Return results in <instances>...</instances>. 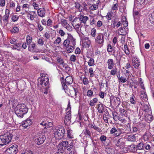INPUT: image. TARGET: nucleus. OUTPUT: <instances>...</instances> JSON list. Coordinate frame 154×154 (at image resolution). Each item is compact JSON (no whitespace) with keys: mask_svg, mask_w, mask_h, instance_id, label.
<instances>
[{"mask_svg":"<svg viewBox=\"0 0 154 154\" xmlns=\"http://www.w3.org/2000/svg\"><path fill=\"white\" fill-rule=\"evenodd\" d=\"M108 68L109 69H112L113 67L114 64L112 59H109L107 62Z\"/></svg>","mask_w":154,"mask_h":154,"instance_id":"24","label":"nucleus"},{"mask_svg":"<svg viewBox=\"0 0 154 154\" xmlns=\"http://www.w3.org/2000/svg\"><path fill=\"white\" fill-rule=\"evenodd\" d=\"M18 146L17 145L14 144L13 145L6 150V154H16L18 152Z\"/></svg>","mask_w":154,"mask_h":154,"instance_id":"8","label":"nucleus"},{"mask_svg":"<svg viewBox=\"0 0 154 154\" xmlns=\"http://www.w3.org/2000/svg\"><path fill=\"white\" fill-rule=\"evenodd\" d=\"M10 10L6 9L5 10V14L3 16V21L5 22H7L8 21V18L9 14H10Z\"/></svg>","mask_w":154,"mask_h":154,"instance_id":"23","label":"nucleus"},{"mask_svg":"<svg viewBox=\"0 0 154 154\" xmlns=\"http://www.w3.org/2000/svg\"><path fill=\"white\" fill-rule=\"evenodd\" d=\"M84 43L85 44L84 45H85L87 48H89L91 44V41L89 40L86 42L85 41Z\"/></svg>","mask_w":154,"mask_h":154,"instance_id":"59","label":"nucleus"},{"mask_svg":"<svg viewBox=\"0 0 154 154\" xmlns=\"http://www.w3.org/2000/svg\"><path fill=\"white\" fill-rule=\"evenodd\" d=\"M63 23L64 24V26L66 28L68 29L70 27L69 25L67 23L66 20H63L62 21Z\"/></svg>","mask_w":154,"mask_h":154,"instance_id":"50","label":"nucleus"},{"mask_svg":"<svg viewBox=\"0 0 154 154\" xmlns=\"http://www.w3.org/2000/svg\"><path fill=\"white\" fill-rule=\"evenodd\" d=\"M38 87L41 89H42V87H46L48 88L49 85V79L48 77L46 76L42 77L38 79Z\"/></svg>","mask_w":154,"mask_h":154,"instance_id":"4","label":"nucleus"},{"mask_svg":"<svg viewBox=\"0 0 154 154\" xmlns=\"http://www.w3.org/2000/svg\"><path fill=\"white\" fill-rule=\"evenodd\" d=\"M15 132H8L3 134L0 135V147L5 145L11 142L13 138L14 137Z\"/></svg>","mask_w":154,"mask_h":154,"instance_id":"1","label":"nucleus"},{"mask_svg":"<svg viewBox=\"0 0 154 154\" xmlns=\"http://www.w3.org/2000/svg\"><path fill=\"white\" fill-rule=\"evenodd\" d=\"M94 64V60L93 58H90L88 62V65L90 66H93Z\"/></svg>","mask_w":154,"mask_h":154,"instance_id":"58","label":"nucleus"},{"mask_svg":"<svg viewBox=\"0 0 154 154\" xmlns=\"http://www.w3.org/2000/svg\"><path fill=\"white\" fill-rule=\"evenodd\" d=\"M98 5L97 4L93 3V4L89 8L90 10L94 11L97 9L98 8Z\"/></svg>","mask_w":154,"mask_h":154,"instance_id":"37","label":"nucleus"},{"mask_svg":"<svg viewBox=\"0 0 154 154\" xmlns=\"http://www.w3.org/2000/svg\"><path fill=\"white\" fill-rule=\"evenodd\" d=\"M57 62L60 63V64L62 65L63 66L64 65L65 63H64V60L63 59L58 57L57 58Z\"/></svg>","mask_w":154,"mask_h":154,"instance_id":"47","label":"nucleus"},{"mask_svg":"<svg viewBox=\"0 0 154 154\" xmlns=\"http://www.w3.org/2000/svg\"><path fill=\"white\" fill-rule=\"evenodd\" d=\"M35 45L33 43L31 44L28 46V50L29 51H32L35 49Z\"/></svg>","mask_w":154,"mask_h":154,"instance_id":"39","label":"nucleus"},{"mask_svg":"<svg viewBox=\"0 0 154 154\" xmlns=\"http://www.w3.org/2000/svg\"><path fill=\"white\" fill-rule=\"evenodd\" d=\"M68 144V142L67 141H63L60 143H59L58 145V147H62L60 149H62L63 147H65Z\"/></svg>","mask_w":154,"mask_h":154,"instance_id":"31","label":"nucleus"},{"mask_svg":"<svg viewBox=\"0 0 154 154\" xmlns=\"http://www.w3.org/2000/svg\"><path fill=\"white\" fill-rule=\"evenodd\" d=\"M130 149L133 152L136 151L137 149V146L134 145H131L130 146Z\"/></svg>","mask_w":154,"mask_h":154,"instance_id":"43","label":"nucleus"},{"mask_svg":"<svg viewBox=\"0 0 154 154\" xmlns=\"http://www.w3.org/2000/svg\"><path fill=\"white\" fill-rule=\"evenodd\" d=\"M44 125H45V127H44V129L46 128L49 127H51L52 125V124L51 122L47 121V120L46 121V122H45Z\"/></svg>","mask_w":154,"mask_h":154,"instance_id":"40","label":"nucleus"},{"mask_svg":"<svg viewBox=\"0 0 154 154\" xmlns=\"http://www.w3.org/2000/svg\"><path fill=\"white\" fill-rule=\"evenodd\" d=\"M113 14V13L112 12H109L107 13L106 17L108 20H110L111 19L112 16Z\"/></svg>","mask_w":154,"mask_h":154,"instance_id":"60","label":"nucleus"},{"mask_svg":"<svg viewBox=\"0 0 154 154\" xmlns=\"http://www.w3.org/2000/svg\"><path fill=\"white\" fill-rule=\"evenodd\" d=\"M32 5L34 7L35 9L36 10H38L39 9V5L37 3H36L35 2H34V1H33V2L32 3Z\"/></svg>","mask_w":154,"mask_h":154,"instance_id":"52","label":"nucleus"},{"mask_svg":"<svg viewBox=\"0 0 154 154\" xmlns=\"http://www.w3.org/2000/svg\"><path fill=\"white\" fill-rule=\"evenodd\" d=\"M151 136V135L150 133L149 132H146L143 136V139L144 141H147L149 140V139Z\"/></svg>","mask_w":154,"mask_h":154,"instance_id":"30","label":"nucleus"},{"mask_svg":"<svg viewBox=\"0 0 154 154\" xmlns=\"http://www.w3.org/2000/svg\"><path fill=\"white\" fill-rule=\"evenodd\" d=\"M19 17L18 16L13 14L11 16V20L13 22L17 21L19 19Z\"/></svg>","mask_w":154,"mask_h":154,"instance_id":"41","label":"nucleus"},{"mask_svg":"<svg viewBox=\"0 0 154 154\" xmlns=\"http://www.w3.org/2000/svg\"><path fill=\"white\" fill-rule=\"evenodd\" d=\"M107 137L105 135H102L100 137V140L102 143H104L106 141Z\"/></svg>","mask_w":154,"mask_h":154,"instance_id":"44","label":"nucleus"},{"mask_svg":"<svg viewBox=\"0 0 154 154\" xmlns=\"http://www.w3.org/2000/svg\"><path fill=\"white\" fill-rule=\"evenodd\" d=\"M76 19H78V20L80 21L81 23H82L85 24L86 21L89 19V18L84 15L80 14L79 16V17L75 18Z\"/></svg>","mask_w":154,"mask_h":154,"instance_id":"15","label":"nucleus"},{"mask_svg":"<svg viewBox=\"0 0 154 154\" xmlns=\"http://www.w3.org/2000/svg\"><path fill=\"white\" fill-rule=\"evenodd\" d=\"M69 60L72 62H75L77 61V58L74 55H72L70 57Z\"/></svg>","mask_w":154,"mask_h":154,"instance_id":"42","label":"nucleus"},{"mask_svg":"<svg viewBox=\"0 0 154 154\" xmlns=\"http://www.w3.org/2000/svg\"><path fill=\"white\" fill-rule=\"evenodd\" d=\"M127 33L126 29L124 27H121L118 30V34L119 35H124Z\"/></svg>","mask_w":154,"mask_h":154,"instance_id":"21","label":"nucleus"},{"mask_svg":"<svg viewBox=\"0 0 154 154\" xmlns=\"http://www.w3.org/2000/svg\"><path fill=\"white\" fill-rule=\"evenodd\" d=\"M71 111L69 110L66 113L65 116V119L64 121V123L65 125H67L70 124L71 122Z\"/></svg>","mask_w":154,"mask_h":154,"instance_id":"13","label":"nucleus"},{"mask_svg":"<svg viewBox=\"0 0 154 154\" xmlns=\"http://www.w3.org/2000/svg\"><path fill=\"white\" fill-rule=\"evenodd\" d=\"M37 14L38 16L41 17H44L45 14V10L44 8H39L37 10Z\"/></svg>","mask_w":154,"mask_h":154,"instance_id":"20","label":"nucleus"},{"mask_svg":"<svg viewBox=\"0 0 154 154\" xmlns=\"http://www.w3.org/2000/svg\"><path fill=\"white\" fill-rule=\"evenodd\" d=\"M124 51L126 55H128L130 54V51L127 45H125L124 46Z\"/></svg>","mask_w":154,"mask_h":154,"instance_id":"45","label":"nucleus"},{"mask_svg":"<svg viewBox=\"0 0 154 154\" xmlns=\"http://www.w3.org/2000/svg\"><path fill=\"white\" fill-rule=\"evenodd\" d=\"M144 144L143 143L140 142L138 144L137 146V149L141 150L143 149L144 148Z\"/></svg>","mask_w":154,"mask_h":154,"instance_id":"38","label":"nucleus"},{"mask_svg":"<svg viewBox=\"0 0 154 154\" xmlns=\"http://www.w3.org/2000/svg\"><path fill=\"white\" fill-rule=\"evenodd\" d=\"M63 149H59L55 154H66L65 152H63Z\"/></svg>","mask_w":154,"mask_h":154,"instance_id":"63","label":"nucleus"},{"mask_svg":"<svg viewBox=\"0 0 154 154\" xmlns=\"http://www.w3.org/2000/svg\"><path fill=\"white\" fill-rule=\"evenodd\" d=\"M75 8L79 9V11H82V9H81V5L79 3L76 2H75Z\"/></svg>","mask_w":154,"mask_h":154,"instance_id":"54","label":"nucleus"},{"mask_svg":"<svg viewBox=\"0 0 154 154\" xmlns=\"http://www.w3.org/2000/svg\"><path fill=\"white\" fill-rule=\"evenodd\" d=\"M45 139L46 137L45 135H40L35 138V141L37 145H39L43 144Z\"/></svg>","mask_w":154,"mask_h":154,"instance_id":"10","label":"nucleus"},{"mask_svg":"<svg viewBox=\"0 0 154 154\" xmlns=\"http://www.w3.org/2000/svg\"><path fill=\"white\" fill-rule=\"evenodd\" d=\"M65 132V129L62 126H60L57 128L54 131L55 136L59 139H62L64 136Z\"/></svg>","mask_w":154,"mask_h":154,"instance_id":"5","label":"nucleus"},{"mask_svg":"<svg viewBox=\"0 0 154 154\" xmlns=\"http://www.w3.org/2000/svg\"><path fill=\"white\" fill-rule=\"evenodd\" d=\"M73 143L72 142H71L68 145H67L66 147L67 149L68 150H70L72 149L73 145Z\"/></svg>","mask_w":154,"mask_h":154,"instance_id":"55","label":"nucleus"},{"mask_svg":"<svg viewBox=\"0 0 154 154\" xmlns=\"http://www.w3.org/2000/svg\"><path fill=\"white\" fill-rule=\"evenodd\" d=\"M28 110V108L24 103H19L15 108V113L19 118H22Z\"/></svg>","mask_w":154,"mask_h":154,"instance_id":"2","label":"nucleus"},{"mask_svg":"<svg viewBox=\"0 0 154 154\" xmlns=\"http://www.w3.org/2000/svg\"><path fill=\"white\" fill-rule=\"evenodd\" d=\"M96 29L94 28H93L92 29L91 31V35L93 37H96Z\"/></svg>","mask_w":154,"mask_h":154,"instance_id":"56","label":"nucleus"},{"mask_svg":"<svg viewBox=\"0 0 154 154\" xmlns=\"http://www.w3.org/2000/svg\"><path fill=\"white\" fill-rule=\"evenodd\" d=\"M132 62L134 67L136 69L138 68L140 62L138 58L137 57H134L132 59Z\"/></svg>","mask_w":154,"mask_h":154,"instance_id":"14","label":"nucleus"},{"mask_svg":"<svg viewBox=\"0 0 154 154\" xmlns=\"http://www.w3.org/2000/svg\"><path fill=\"white\" fill-rule=\"evenodd\" d=\"M10 31L12 33H18L19 32V29L18 27L14 26L13 27V29Z\"/></svg>","mask_w":154,"mask_h":154,"instance_id":"36","label":"nucleus"},{"mask_svg":"<svg viewBox=\"0 0 154 154\" xmlns=\"http://www.w3.org/2000/svg\"><path fill=\"white\" fill-rule=\"evenodd\" d=\"M97 106L99 112L100 113H103L104 109L103 104L102 103H99L97 105Z\"/></svg>","mask_w":154,"mask_h":154,"instance_id":"29","label":"nucleus"},{"mask_svg":"<svg viewBox=\"0 0 154 154\" xmlns=\"http://www.w3.org/2000/svg\"><path fill=\"white\" fill-rule=\"evenodd\" d=\"M136 98L135 96L133 95L130 98V101L131 103L134 104L136 103L135 100Z\"/></svg>","mask_w":154,"mask_h":154,"instance_id":"49","label":"nucleus"},{"mask_svg":"<svg viewBox=\"0 0 154 154\" xmlns=\"http://www.w3.org/2000/svg\"><path fill=\"white\" fill-rule=\"evenodd\" d=\"M61 82L63 89L66 93L68 91V88L67 85H70L73 82V79L71 76H69L66 77L65 80L63 77H62L61 79Z\"/></svg>","mask_w":154,"mask_h":154,"instance_id":"3","label":"nucleus"},{"mask_svg":"<svg viewBox=\"0 0 154 154\" xmlns=\"http://www.w3.org/2000/svg\"><path fill=\"white\" fill-rule=\"evenodd\" d=\"M75 45L73 46L72 45H67L66 47V50L67 52L69 53L72 52L74 50Z\"/></svg>","mask_w":154,"mask_h":154,"instance_id":"25","label":"nucleus"},{"mask_svg":"<svg viewBox=\"0 0 154 154\" xmlns=\"http://www.w3.org/2000/svg\"><path fill=\"white\" fill-rule=\"evenodd\" d=\"M110 103L111 104L113 103L114 105L118 106L121 103L120 99L118 97L111 96Z\"/></svg>","mask_w":154,"mask_h":154,"instance_id":"11","label":"nucleus"},{"mask_svg":"<svg viewBox=\"0 0 154 154\" xmlns=\"http://www.w3.org/2000/svg\"><path fill=\"white\" fill-rule=\"evenodd\" d=\"M153 147V145L150 146L148 144H144V147L146 150L150 151L151 152V148Z\"/></svg>","mask_w":154,"mask_h":154,"instance_id":"48","label":"nucleus"},{"mask_svg":"<svg viewBox=\"0 0 154 154\" xmlns=\"http://www.w3.org/2000/svg\"><path fill=\"white\" fill-rule=\"evenodd\" d=\"M140 98L141 100L143 101H145L148 100L146 92L143 91L141 92Z\"/></svg>","mask_w":154,"mask_h":154,"instance_id":"28","label":"nucleus"},{"mask_svg":"<svg viewBox=\"0 0 154 154\" xmlns=\"http://www.w3.org/2000/svg\"><path fill=\"white\" fill-rule=\"evenodd\" d=\"M119 80L122 83H125L127 81V79L126 78L122 77L121 76L120 79H119Z\"/></svg>","mask_w":154,"mask_h":154,"instance_id":"64","label":"nucleus"},{"mask_svg":"<svg viewBox=\"0 0 154 154\" xmlns=\"http://www.w3.org/2000/svg\"><path fill=\"white\" fill-rule=\"evenodd\" d=\"M113 55L116 58L117 60H118L119 59H120L121 58L120 53L119 52V54H118V52H117V54H115L114 53Z\"/></svg>","mask_w":154,"mask_h":154,"instance_id":"61","label":"nucleus"},{"mask_svg":"<svg viewBox=\"0 0 154 154\" xmlns=\"http://www.w3.org/2000/svg\"><path fill=\"white\" fill-rule=\"evenodd\" d=\"M72 131L70 129H68L67 131V137L70 139L73 138V135L72 134Z\"/></svg>","mask_w":154,"mask_h":154,"instance_id":"34","label":"nucleus"},{"mask_svg":"<svg viewBox=\"0 0 154 154\" xmlns=\"http://www.w3.org/2000/svg\"><path fill=\"white\" fill-rule=\"evenodd\" d=\"M14 45H12L11 47L12 49L13 50H16L17 48L20 47L21 45L20 43H17V42Z\"/></svg>","mask_w":154,"mask_h":154,"instance_id":"33","label":"nucleus"},{"mask_svg":"<svg viewBox=\"0 0 154 154\" xmlns=\"http://www.w3.org/2000/svg\"><path fill=\"white\" fill-rule=\"evenodd\" d=\"M75 39L73 38V36L70 34H68L67 39L65 40L63 43L64 46H66L67 45H75Z\"/></svg>","mask_w":154,"mask_h":154,"instance_id":"6","label":"nucleus"},{"mask_svg":"<svg viewBox=\"0 0 154 154\" xmlns=\"http://www.w3.org/2000/svg\"><path fill=\"white\" fill-rule=\"evenodd\" d=\"M98 101V100L97 98H94L90 101L89 104L91 106H93L95 103H97Z\"/></svg>","mask_w":154,"mask_h":154,"instance_id":"32","label":"nucleus"},{"mask_svg":"<svg viewBox=\"0 0 154 154\" xmlns=\"http://www.w3.org/2000/svg\"><path fill=\"white\" fill-rule=\"evenodd\" d=\"M89 72L90 73V77H92L94 75V74L93 71V68L91 67L89 69Z\"/></svg>","mask_w":154,"mask_h":154,"instance_id":"51","label":"nucleus"},{"mask_svg":"<svg viewBox=\"0 0 154 154\" xmlns=\"http://www.w3.org/2000/svg\"><path fill=\"white\" fill-rule=\"evenodd\" d=\"M126 139L129 141L134 142L136 140L135 136L134 135H130L125 136Z\"/></svg>","mask_w":154,"mask_h":154,"instance_id":"26","label":"nucleus"},{"mask_svg":"<svg viewBox=\"0 0 154 154\" xmlns=\"http://www.w3.org/2000/svg\"><path fill=\"white\" fill-rule=\"evenodd\" d=\"M117 68H115L110 71V74L114 75L117 73Z\"/></svg>","mask_w":154,"mask_h":154,"instance_id":"53","label":"nucleus"},{"mask_svg":"<svg viewBox=\"0 0 154 154\" xmlns=\"http://www.w3.org/2000/svg\"><path fill=\"white\" fill-rule=\"evenodd\" d=\"M130 131L131 132H137L138 130V128L135 126H133L131 128L130 127Z\"/></svg>","mask_w":154,"mask_h":154,"instance_id":"57","label":"nucleus"},{"mask_svg":"<svg viewBox=\"0 0 154 154\" xmlns=\"http://www.w3.org/2000/svg\"><path fill=\"white\" fill-rule=\"evenodd\" d=\"M37 42L39 45L41 46L43 45L44 44L43 40L41 38H39L38 39Z\"/></svg>","mask_w":154,"mask_h":154,"instance_id":"62","label":"nucleus"},{"mask_svg":"<svg viewBox=\"0 0 154 154\" xmlns=\"http://www.w3.org/2000/svg\"><path fill=\"white\" fill-rule=\"evenodd\" d=\"M140 105L141 106L142 110L145 111L146 112H150V106L149 103L148 104H145L143 102H140Z\"/></svg>","mask_w":154,"mask_h":154,"instance_id":"18","label":"nucleus"},{"mask_svg":"<svg viewBox=\"0 0 154 154\" xmlns=\"http://www.w3.org/2000/svg\"><path fill=\"white\" fill-rule=\"evenodd\" d=\"M72 90H70L68 88V91L66 93H67L69 91L70 93L69 95L71 97H73L74 96H76L79 90L77 88H75L73 87H72Z\"/></svg>","mask_w":154,"mask_h":154,"instance_id":"16","label":"nucleus"},{"mask_svg":"<svg viewBox=\"0 0 154 154\" xmlns=\"http://www.w3.org/2000/svg\"><path fill=\"white\" fill-rule=\"evenodd\" d=\"M78 19H76L75 18L72 22V25L74 27H75V28L76 29H79L81 24L80 22L79 23H77V22H79L78 20Z\"/></svg>","mask_w":154,"mask_h":154,"instance_id":"22","label":"nucleus"},{"mask_svg":"<svg viewBox=\"0 0 154 154\" xmlns=\"http://www.w3.org/2000/svg\"><path fill=\"white\" fill-rule=\"evenodd\" d=\"M151 112L149 113H146L145 114V119L146 120L151 121L153 120V116L151 114Z\"/></svg>","mask_w":154,"mask_h":154,"instance_id":"27","label":"nucleus"},{"mask_svg":"<svg viewBox=\"0 0 154 154\" xmlns=\"http://www.w3.org/2000/svg\"><path fill=\"white\" fill-rule=\"evenodd\" d=\"M112 141L113 143L115 144L116 147L119 148L124 146L125 144L123 139L122 138L118 140L116 138H114L112 139Z\"/></svg>","mask_w":154,"mask_h":154,"instance_id":"9","label":"nucleus"},{"mask_svg":"<svg viewBox=\"0 0 154 154\" xmlns=\"http://www.w3.org/2000/svg\"><path fill=\"white\" fill-rule=\"evenodd\" d=\"M121 25V23L119 21H118V19L116 18L115 19L112 20V27L114 28L116 27V28L119 27Z\"/></svg>","mask_w":154,"mask_h":154,"instance_id":"19","label":"nucleus"},{"mask_svg":"<svg viewBox=\"0 0 154 154\" xmlns=\"http://www.w3.org/2000/svg\"><path fill=\"white\" fill-rule=\"evenodd\" d=\"M95 42L101 45H103L104 41V35L101 33H98L94 38Z\"/></svg>","mask_w":154,"mask_h":154,"instance_id":"7","label":"nucleus"},{"mask_svg":"<svg viewBox=\"0 0 154 154\" xmlns=\"http://www.w3.org/2000/svg\"><path fill=\"white\" fill-rule=\"evenodd\" d=\"M83 133L87 137L91 138V135L93 133L91 129L88 128H86L83 131Z\"/></svg>","mask_w":154,"mask_h":154,"instance_id":"12","label":"nucleus"},{"mask_svg":"<svg viewBox=\"0 0 154 154\" xmlns=\"http://www.w3.org/2000/svg\"><path fill=\"white\" fill-rule=\"evenodd\" d=\"M32 37L27 35L26 37V41L27 44L29 45L32 42Z\"/></svg>","mask_w":154,"mask_h":154,"instance_id":"46","label":"nucleus"},{"mask_svg":"<svg viewBox=\"0 0 154 154\" xmlns=\"http://www.w3.org/2000/svg\"><path fill=\"white\" fill-rule=\"evenodd\" d=\"M32 123V120L31 119H27L22 122V125L23 127L26 128L29 126L31 125Z\"/></svg>","mask_w":154,"mask_h":154,"instance_id":"17","label":"nucleus"},{"mask_svg":"<svg viewBox=\"0 0 154 154\" xmlns=\"http://www.w3.org/2000/svg\"><path fill=\"white\" fill-rule=\"evenodd\" d=\"M149 19L150 22L154 24V11L151 14L149 15Z\"/></svg>","mask_w":154,"mask_h":154,"instance_id":"35","label":"nucleus"}]
</instances>
